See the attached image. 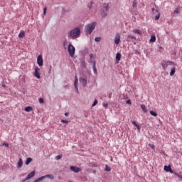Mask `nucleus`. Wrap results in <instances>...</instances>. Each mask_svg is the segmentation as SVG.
I'll return each instance as SVG.
<instances>
[{"label": "nucleus", "instance_id": "42", "mask_svg": "<svg viewBox=\"0 0 182 182\" xmlns=\"http://www.w3.org/2000/svg\"><path fill=\"white\" fill-rule=\"evenodd\" d=\"M43 15H46V7L44 8V10H43Z\"/></svg>", "mask_w": 182, "mask_h": 182}, {"label": "nucleus", "instance_id": "27", "mask_svg": "<svg viewBox=\"0 0 182 182\" xmlns=\"http://www.w3.org/2000/svg\"><path fill=\"white\" fill-rule=\"evenodd\" d=\"M42 180H44V177H40L38 179H36V181H34L33 182H39V181H42Z\"/></svg>", "mask_w": 182, "mask_h": 182}, {"label": "nucleus", "instance_id": "31", "mask_svg": "<svg viewBox=\"0 0 182 182\" xmlns=\"http://www.w3.org/2000/svg\"><path fill=\"white\" fill-rule=\"evenodd\" d=\"M132 6L134 8H136L137 6V1H134L132 3Z\"/></svg>", "mask_w": 182, "mask_h": 182}, {"label": "nucleus", "instance_id": "18", "mask_svg": "<svg viewBox=\"0 0 182 182\" xmlns=\"http://www.w3.org/2000/svg\"><path fill=\"white\" fill-rule=\"evenodd\" d=\"M174 73H176V67H173L171 69L170 76H174Z\"/></svg>", "mask_w": 182, "mask_h": 182}, {"label": "nucleus", "instance_id": "43", "mask_svg": "<svg viewBox=\"0 0 182 182\" xmlns=\"http://www.w3.org/2000/svg\"><path fill=\"white\" fill-rule=\"evenodd\" d=\"M132 124H134L135 127H136V125H138L137 123L136 122V121H133Z\"/></svg>", "mask_w": 182, "mask_h": 182}, {"label": "nucleus", "instance_id": "41", "mask_svg": "<svg viewBox=\"0 0 182 182\" xmlns=\"http://www.w3.org/2000/svg\"><path fill=\"white\" fill-rule=\"evenodd\" d=\"M39 103H43V98L39 99Z\"/></svg>", "mask_w": 182, "mask_h": 182}, {"label": "nucleus", "instance_id": "34", "mask_svg": "<svg viewBox=\"0 0 182 182\" xmlns=\"http://www.w3.org/2000/svg\"><path fill=\"white\" fill-rule=\"evenodd\" d=\"M61 123H65V124H68V123H69V121L65 120V119H61Z\"/></svg>", "mask_w": 182, "mask_h": 182}, {"label": "nucleus", "instance_id": "23", "mask_svg": "<svg viewBox=\"0 0 182 182\" xmlns=\"http://www.w3.org/2000/svg\"><path fill=\"white\" fill-rule=\"evenodd\" d=\"M141 107L143 112H144V113H147V108H146V105H141Z\"/></svg>", "mask_w": 182, "mask_h": 182}, {"label": "nucleus", "instance_id": "40", "mask_svg": "<svg viewBox=\"0 0 182 182\" xmlns=\"http://www.w3.org/2000/svg\"><path fill=\"white\" fill-rule=\"evenodd\" d=\"M127 105H132V100H128L127 101Z\"/></svg>", "mask_w": 182, "mask_h": 182}, {"label": "nucleus", "instance_id": "1", "mask_svg": "<svg viewBox=\"0 0 182 182\" xmlns=\"http://www.w3.org/2000/svg\"><path fill=\"white\" fill-rule=\"evenodd\" d=\"M68 38H72V39H76L80 36V29L79 28H75L70 31L68 34Z\"/></svg>", "mask_w": 182, "mask_h": 182}, {"label": "nucleus", "instance_id": "24", "mask_svg": "<svg viewBox=\"0 0 182 182\" xmlns=\"http://www.w3.org/2000/svg\"><path fill=\"white\" fill-rule=\"evenodd\" d=\"M149 113H150V114H151V116H154V117H157V114H156V112H154V111H150Z\"/></svg>", "mask_w": 182, "mask_h": 182}, {"label": "nucleus", "instance_id": "47", "mask_svg": "<svg viewBox=\"0 0 182 182\" xmlns=\"http://www.w3.org/2000/svg\"><path fill=\"white\" fill-rule=\"evenodd\" d=\"M2 86H3V87H5V84L3 83V84H2Z\"/></svg>", "mask_w": 182, "mask_h": 182}, {"label": "nucleus", "instance_id": "5", "mask_svg": "<svg viewBox=\"0 0 182 182\" xmlns=\"http://www.w3.org/2000/svg\"><path fill=\"white\" fill-rule=\"evenodd\" d=\"M151 11L153 14L155 15V20L159 21L160 19V13L159 12V10L154 8H152Z\"/></svg>", "mask_w": 182, "mask_h": 182}, {"label": "nucleus", "instance_id": "37", "mask_svg": "<svg viewBox=\"0 0 182 182\" xmlns=\"http://www.w3.org/2000/svg\"><path fill=\"white\" fill-rule=\"evenodd\" d=\"M56 160H60V159H62V155H58L57 156H55Z\"/></svg>", "mask_w": 182, "mask_h": 182}, {"label": "nucleus", "instance_id": "39", "mask_svg": "<svg viewBox=\"0 0 182 182\" xmlns=\"http://www.w3.org/2000/svg\"><path fill=\"white\" fill-rule=\"evenodd\" d=\"M2 146H5V147H9V144H8V143H3Z\"/></svg>", "mask_w": 182, "mask_h": 182}, {"label": "nucleus", "instance_id": "35", "mask_svg": "<svg viewBox=\"0 0 182 182\" xmlns=\"http://www.w3.org/2000/svg\"><path fill=\"white\" fill-rule=\"evenodd\" d=\"M91 60H95V55L93 54L90 55Z\"/></svg>", "mask_w": 182, "mask_h": 182}, {"label": "nucleus", "instance_id": "26", "mask_svg": "<svg viewBox=\"0 0 182 182\" xmlns=\"http://www.w3.org/2000/svg\"><path fill=\"white\" fill-rule=\"evenodd\" d=\"M150 42H156V36L153 35L151 36Z\"/></svg>", "mask_w": 182, "mask_h": 182}, {"label": "nucleus", "instance_id": "10", "mask_svg": "<svg viewBox=\"0 0 182 182\" xmlns=\"http://www.w3.org/2000/svg\"><path fill=\"white\" fill-rule=\"evenodd\" d=\"M70 170H71L72 171H74V173H79V172L82 171V169H80V168H78V167L73 166H70Z\"/></svg>", "mask_w": 182, "mask_h": 182}, {"label": "nucleus", "instance_id": "22", "mask_svg": "<svg viewBox=\"0 0 182 182\" xmlns=\"http://www.w3.org/2000/svg\"><path fill=\"white\" fill-rule=\"evenodd\" d=\"M18 38H25V31H21L20 33L18 34Z\"/></svg>", "mask_w": 182, "mask_h": 182}, {"label": "nucleus", "instance_id": "30", "mask_svg": "<svg viewBox=\"0 0 182 182\" xmlns=\"http://www.w3.org/2000/svg\"><path fill=\"white\" fill-rule=\"evenodd\" d=\"M174 14H180V8H176L173 11Z\"/></svg>", "mask_w": 182, "mask_h": 182}, {"label": "nucleus", "instance_id": "25", "mask_svg": "<svg viewBox=\"0 0 182 182\" xmlns=\"http://www.w3.org/2000/svg\"><path fill=\"white\" fill-rule=\"evenodd\" d=\"M32 161V158H28L26 161V164L28 166Z\"/></svg>", "mask_w": 182, "mask_h": 182}, {"label": "nucleus", "instance_id": "14", "mask_svg": "<svg viewBox=\"0 0 182 182\" xmlns=\"http://www.w3.org/2000/svg\"><path fill=\"white\" fill-rule=\"evenodd\" d=\"M120 59H122V54L120 53H117L116 54V60H117V63H119V62H120Z\"/></svg>", "mask_w": 182, "mask_h": 182}, {"label": "nucleus", "instance_id": "3", "mask_svg": "<svg viewBox=\"0 0 182 182\" xmlns=\"http://www.w3.org/2000/svg\"><path fill=\"white\" fill-rule=\"evenodd\" d=\"M75 47L73 46V45H72V43H69L68 45V53L70 55V56L73 57L75 55Z\"/></svg>", "mask_w": 182, "mask_h": 182}, {"label": "nucleus", "instance_id": "11", "mask_svg": "<svg viewBox=\"0 0 182 182\" xmlns=\"http://www.w3.org/2000/svg\"><path fill=\"white\" fill-rule=\"evenodd\" d=\"M164 170L165 171H166L167 173H174V171H173V169H171V166H164Z\"/></svg>", "mask_w": 182, "mask_h": 182}, {"label": "nucleus", "instance_id": "13", "mask_svg": "<svg viewBox=\"0 0 182 182\" xmlns=\"http://www.w3.org/2000/svg\"><path fill=\"white\" fill-rule=\"evenodd\" d=\"M77 82H79V80L77 79V75H75V89L76 90L77 92H79V90L77 89Z\"/></svg>", "mask_w": 182, "mask_h": 182}, {"label": "nucleus", "instance_id": "36", "mask_svg": "<svg viewBox=\"0 0 182 182\" xmlns=\"http://www.w3.org/2000/svg\"><path fill=\"white\" fill-rule=\"evenodd\" d=\"M108 106H109V103H104L103 104V107H105V109H107Z\"/></svg>", "mask_w": 182, "mask_h": 182}, {"label": "nucleus", "instance_id": "7", "mask_svg": "<svg viewBox=\"0 0 182 182\" xmlns=\"http://www.w3.org/2000/svg\"><path fill=\"white\" fill-rule=\"evenodd\" d=\"M90 63H92V70L95 75L97 74V69H96V60H90Z\"/></svg>", "mask_w": 182, "mask_h": 182}, {"label": "nucleus", "instance_id": "2", "mask_svg": "<svg viewBox=\"0 0 182 182\" xmlns=\"http://www.w3.org/2000/svg\"><path fill=\"white\" fill-rule=\"evenodd\" d=\"M95 28H96V22H93L87 25L85 28V31L86 33H88V35H90V33H92V32L95 31Z\"/></svg>", "mask_w": 182, "mask_h": 182}, {"label": "nucleus", "instance_id": "38", "mask_svg": "<svg viewBox=\"0 0 182 182\" xmlns=\"http://www.w3.org/2000/svg\"><path fill=\"white\" fill-rule=\"evenodd\" d=\"M97 105V100H95L93 104H92V107L93 106H96Z\"/></svg>", "mask_w": 182, "mask_h": 182}, {"label": "nucleus", "instance_id": "45", "mask_svg": "<svg viewBox=\"0 0 182 182\" xmlns=\"http://www.w3.org/2000/svg\"><path fill=\"white\" fill-rule=\"evenodd\" d=\"M65 116H69V113L65 112Z\"/></svg>", "mask_w": 182, "mask_h": 182}, {"label": "nucleus", "instance_id": "6", "mask_svg": "<svg viewBox=\"0 0 182 182\" xmlns=\"http://www.w3.org/2000/svg\"><path fill=\"white\" fill-rule=\"evenodd\" d=\"M37 63L38 66H43V58H42V55H40L37 58Z\"/></svg>", "mask_w": 182, "mask_h": 182}, {"label": "nucleus", "instance_id": "28", "mask_svg": "<svg viewBox=\"0 0 182 182\" xmlns=\"http://www.w3.org/2000/svg\"><path fill=\"white\" fill-rule=\"evenodd\" d=\"M127 39H136V37H134V36L132 35H129L127 36Z\"/></svg>", "mask_w": 182, "mask_h": 182}, {"label": "nucleus", "instance_id": "15", "mask_svg": "<svg viewBox=\"0 0 182 182\" xmlns=\"http://www.w3.org/2000/svg\"><path fill=\"white\" fill-rule=\"evenodd\" d=\"M80 82L82 84V86H86V85H87V80L85 78H80Z\"/></svg>", "mask_w": 182, "mask_h": 182}, {"label": "nucleus", "instance_id": "29", "mask_svg": "<svg viewBox=\"0 0 182 182\" xmlns=\"http://www.w3.org/2000/svg\"><path fill=\"white\" fill-rule=\"evenodd\" d=\"M112 168L107 165L105 166V171H110Z\"/></svg>", "mask_w": 182, "mask_h": 182}, {"label": "nucleus", "instance_id": "8", "mask_svg": "<svg viewBox=\"0 0 182 182\" xmlns=\"http://www.w3.org/2000/svg\"><path fill=\"white\" fill-rule=\"evenodd\" d=\"M34 75L36 77H37V79H41V68L38 67L36 68Z\"/></svg>", "mask_w": 182, "mask_h": 182}, {"label": "nucleus", "instance_id": "20", "mask_svg": "<svg viewBox=\"0 0 182 182\" xmlns=\"http://www.w3.org/2000/svg\"><path fill=\"white\" fill-rule=\"evenodd\" d=\"M132 32L133 33H137V35H141V31L139 29H134Z\"/></svg>", "mask_w": 182, "mask_h": 182}, {"label": "nucleus", "instance_id": "33", "mask_svg": "<svg viewBox=\"0 0 182 182\" xmlns=\"http://www.w3.org/2000/svg\"><path fill=\"white\" fill-rule=\"evenodd\" d=\"M149 146L151 147V149H152L153 150H154V149H156V146H154V144H149Z\"/></svg>", "mask_w": 182, "mask_h": 182}, {"label": "nucleus", "instance_id": "17", "mask_svg": "<svg viewBox=\"0 0 182 182\" xmlns=\"http://www.w3.org/2000/svg\"><path fill=\"white\" fill-rule=\"evenodd\" d=\"M103 11L105 12H107V11H109V4H103Z\"/></svg>", "mask_w": 182, "mask_h": 182}, {"label": "nucleus", "instance_id": "44", "mask_svg": "<svg viewBox=\"0 0 182 182\" xmlns=\"http://www.w3.org/2000/svg\"><path fill=\"white\" fill-rule=\"evenodd\" d=\"M136 127L137 130L140 131V126L136 125Z\"/></svg>", "mask_w": 182, "mask_h": 182}, {"label": "nucleus", "instance_id": "16", "mask_svg": "<svg viewBox=\"0 0 182 182\" xmlns=\"http://www.w3.org/2000/svg\"><path fill=\"white\" fill-rule=\"evenodd\" d=\"M41 177H44V179L45 178H50V180H53V178H55V176H53V175H51V174H48V175H46V176H41Z\"/></svg>", "mask_w": 182, "mask_h": 182}, {"label": "nucleus", "instance_id": "46", "mask_svg": "<svg viewBox=\"0 0 182 182\" xmlns=\"http://www.w3.org/2000/svg\"><path fill=\"white\" fill-rule=\"evenodd\" d=\"M106 16V14H102V18H105Z\"/></svg>", "mask_w": 182, "mask_h": 182}, {"label": "nucleus", "instance_id": "19", "mask_svg": "<svg viewBox=\"0 0 182 182\" xmlns=\"http://www.w3.org/2000/svg\"><path fill=\"white\" fill-rule=\"evenodd\" d=\"M23 166V161H22V159H20L18 162V167L21 168Z\"/></svg>", "mask_w": 182, "mask_h": 182}, {"label": "nucleus", "instance_id": "48", "mask_svg": "<svg viewBox=\"0 0 182 182\" xmlns=\"http://www.w3.org/2000/svg\"><path fill=\"white\" fill-rule=\"evenodd\" d=\"M178 177H181V178H182V176H180V175H178Z\"/></svg>", "mask_w": 182, "mask_h": 182}, {"label": "nucleus", "instance_id": "4", "mask_svg": "<svg viewBox=\"0 0 182 182\" xmlns=\"http://www.w3.org/2000/svg\"><path fill=\"white\" fill-rule=\"evenodd\" d=\"M168 65H174V62H173V61H163L161 63V66H162L164 70H166V69H167V66H168Z\"/></svg>", "mask_w": 182, "mask_h": 182}, {"label": "nucleus", "instance_id": "21", "mask_svg": "<svg viewBox=\"0 0 182 182\" xmlns=\"http://www.w3.org/2000/svg\"><path fill=\"white\" fill-rule=\"evenodd\" d=\"M25 112H32V110H33V108L31 106L26 107L24 109Z\"/></svg>", "mask_w": 182, "mask_h": 182}, {"label": "nucleus", "instance_id": "12", "mask_svg": "<svg viewBox=\"0 0 182 182\" xmlns=\"http://www.w3.org/2000/svg\"><path fill=\"white\" fill-rule=\"evenodd\" d=\"M34 176H35V171H33L28 174L27 177L26 178V180H30V178H32V177H34Z\"/></svg>", "mask_w": 182, "mask_h": 182}, {"label": "nucleus", "instance_id": "9", "mask_svg": "<svg viewBox=\"0 0 182 182\" xmlns=\"http://www.w3.org/2000/svg\"><path fill=\"white\" fill-rule=\"evenodd\" d=\"M114 43L119 45L120 43V33H117L114 38Z\"/></svg>", "mask_w": 182, "mask_h": 182}, {"label": "nucleus", "instance_id": "32", "mask_svg": "<svg viewBox=\"0 0 182 182\" xmlns=\"http://www.w3.org/2000/svg\"><path fill=\"white\" fill-rule=\"evenodd\" d=\"M101 39H102V38H100V37H96L95 38V42H100Z\"/></svg>", "mask_w": 182, "mask_h": 182}]
</instances>
